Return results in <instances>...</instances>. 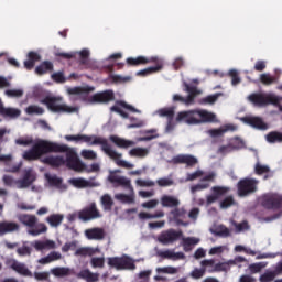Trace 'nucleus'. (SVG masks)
Returning <instances> with one entry per match:
<instances>
[{"mask_svg":"<svg viewBox=\"0 0 282 282\" xmlns=\"http://www.w3.org/2000/svg\"><path fill=\"white\" fill-rule=\"evenodd\" d=\"M65 140L68 142H85L90 147L101 145V151H104L106 155H109L110 159L116 162L117 166H121V169H133L134 166L132 163L121 160L120 158H122V154L112 150L111 144H109V141L106 138L87 134H68L65 135Z\"/></svg>","mask_w":282,"mask_h":282,"instance_id":"1","label":"nucleus"},{"mask_svg":"<svg viewBox=\"0 0 282 282\" xmlns=\"http://www.w3.org/2000/svg\"><path fill=\"white\" fill-rule=\"evenodd\" d=\"M67 151V145L58 144L47 140H40L33 147L23 153V159L29 162L40 160L42 155L47 153H61Z\"/></svg>","mask_w":282,"mask_h":282,"instance_id":"2","label":"nucleus"},{"mask_svg":"<svg viewBox=\"0 0 282 282\" xmlns=\"http://www.w3.org/2000/svg\"><path fill=\"white\" fill-rule=\"evenodd\" d=\"M18 220L29 228L28 234L32 237H39V235L47 232V226L39 223V218L34 215L21 214L18 216Z\"/></svg>","mask_w":282,"mask_h":282,"instance_id":"3","label":"nucleus"},{"mask_svg":"<svg viewBox=\"0 0 282 282\" xmlns=\"http://www.w3.org/2000/svg\"><path fill=\"white\" fill-rule=\"evenodd\" d=\"M249 102L254 105V107H265V105H274L281 111L282 97L276 95L265 96L261 93H253L248 96Z\"/></svg>","mask_w":282,"mask_h":282,"instance_id":"4","label":"nucleus"},{"mask_svg":"<svg viewBox=\"0 0 282 282\" xmlns=\"http://www.w3.org/2000/svg\"><path fill=\"white\" fill-rule=\"evenodd\" d=\"M61 102H63L61 96H46L42 99V105H46L47 109L54 111V113H74L76 111V108Z\"/></svg>","mask_w":282,"mask_h":282,"instance_id":"5","label":"nucleus"},{"mask_svg":"<svg viewBox=\"0 0 282 282\" xmlns=\"http://www.w3.org/2000/svg\"><path fill=\"white\" fill-rule=\"evenodd\" d=\"M259 189V180L257 178H242L237 183L238 197H248Z\"/></svg>","mask_w":282,"mask_h":282,"instance_id":"6","label":"nucleus"},{"mask_svg":"<svg viewBox=\"0 0 282 282\" xmlns=\"http://www.w3.org/2000/svg\"><path fill=\"white\" fill-rule=\"evenodd\" d=\"M62 153H66L65 164L67 169L76 171L77 173L87 171V165L80 161L78 154L74 150L69 149V147H67V150Z\"/></svg>","mask_w":282,"mask_h":282,"instance_id":"7","label":"nucleus"},{"mask_svg":"<svg viewBox=\"0 0 282 282\" xmlns=\"http://www.w3.org/2000/svg\"><path fill=\"white\" fill-rule=\"evenodd\" d=\"M108 265L120 270H135V262L128 256L108 258Z\"/></svg>","mask_w":282,"mask_h":282,"instance_id":"8","label":"nucleus"},{"mask_svg":"<svg viewBox=\"0 0 282 282\" xmlns=\"http://www.w3.org/2000/svg\"><path fill=\"white\" fill-rule=\"evenodd\" d=\"M182 237H184V231L175 230L172 228V229L162 231L158 237V241L159 243H162V246H173V243H176V241H180Z\"/></svg>","mask_w":282,"mask_h":282,"instance_id":"9","label":"nucleus"},{"mask_svg":"<svg viewBox=\"0 0 282 282\" xmlns=\"http://www.w3.org/2000/svg\"><path fill=\"white\" fill-rule=\"evenodd\" d=\"M116 100V93L111 89L102 90L91 95L88 99L90 105H109Z\"/></svg>","mask_w":282,"mask_h":282,"instance_id":"10","label":"nucleus"},{"mask_svg":"<svg viewBox=\"0 0 282 282\" xmlns=\"http://www.w3.org/2000/svg\"><path fill=\"white\" fill-rule=\"evenodd\" d=\"M102 215L98 209L96 203H90L88 206L78 212V219L82 221H93V219H100Z\"/></svg>","mask_w":282,"mask_h":282,"instance_id":"11","label":"nucleus"},{"mask_svg":"<svg viewBox=\"0 0 282 282\" xmlns=\"http://www.w3.org/2000/svg\"><path fill=\"white\" fill-rule=\"evenodd\" d=\"M261 206L267 210H279L282 208V196L279 194H267L261 198Z\"/></svg>","mask_w":282,"mask_h":282,"instance_id":"12","label":"nucleus"},{"mask_svg":"<svg viewBox=\"0 0 282 282\" xmlns=\"http://www.w3.org/2000/svg\"><path fill=\"white\" fill-rule=\"evenodd\" d=\"M108 182H110V184H112L115 188L121 186V188L133 192V185H131V180L127 178V176H120L112 173L111 175H108Z\"/></svg>","mask_w":282,"mask_h":282,"instance_id":"13","label":"nucleus"},{"mask_svg":"<svg viewBox=\"0 0 282 282\" xmlns=\"http://www.w3.org/2000/svg\"><path fill=\"white\" fill-rule=\"evenodd\" d=\"M176 122H186V124H199L197 110L181 111L176 116Z\"/></svg>","mask_w":282,"mask_h":282,"instance_id":"14","label":"nucleus"},{"mask_svg":"<svg viewBox=\"0 0 282 282\" xmlns=\"http://www.w3.org/2000/svg\"><path fill=\"white\" fill-rule=\"evenodd\" d=\"M241 120L245 124H249V127H252L253 129L268 131V123H265L261 117H242Z\"/></svg>","mask_w":282,"mask_h":282,"instance_id":"15","label":"nucleus"},{"mask_svg":"<svg viewBox=\"0 0 282 282\" xmlns=\"http://www.w3.org/2000/svg\"><path fill=\"white\" fill-rule=\"evenodd\" d=\"M172 164H186L188 167H193L199 163L196 156L192 154H177L172 159Z\"/></svg>","mask_w":282,"mask_h":282,"instance_id":"16","label":"nucleus"},{"mask_svg":"<svg viewBox=\"0 0 282 282\" xmlns=\"http://www.w3.org/2000/svg\"><path fill=\"white\" fill-rule=\"evenodd\" d=\"M127 65L129 67H140V65H149V63H158V56L147 57V56H138V57H128L126 59Z\"/></svg>","mask_w":282,"mask_h":282,"instance_id":"17","label":"nucleus"},{"mask_svg":"<svg viewBox=\"0 0 282 282\" xmlns=\"http://www.w3.org/2000/svg\"><path fill=\"white\" fill-rule=\"evenodd\" d=\"M21 230V225L14 221H0V237L4 235H10L12 232H19Z\"/></svg>","mask_w":282,"mask_h":282,"instance_id":"18","label":"nucleus"},{"mask_svg":"<svg viewBox=\"0 0 282 282\" xmlns=\"http://www.w3.org/2000/svg\"><path fill=\"white\" fill-rule=\"evenodd\" d=\"M86 239H89V241H102L105 239V229L100 227H94L90 229H86L84 232Z\"/></svg>","mask_w":282,"mask_h":282,"instance_id":"19","label":"nucleus"},{"mask_svg":"<svg viewBox=\"0 0 282 282\" xmlns=\"http://www.w3.org/2000/svg\"><path fill=\"white\" fill-rule=\"evenodd\" d=\"M239 149H243V141L239 140V138H235L231 143L221 145L218 149V153L226 155V153H232V151H239Z\"/></svg>","mask_w":282,"mask_h":282,"instance_id":"20","label":"nucleus"},{"mask_svg":"<svg viewBox=\"0 0 282 282\" xmlns=\"http://www.w3.org/2000/svg\"><path fill=\"white\" fill-rule=\"evenodd\" d=\"M10 268L11 270H13V272H17V274H20V276H28L32 279V271H30V269L25 263L19 262L17 260H12Z\"/></svg>","mask_w":282,"mask_h":282,"instance_id":"21","label":"nucleus"},{"mask_svg":"<svg viewBox=\"0 0 282 282\" xmlns=\"http://www.w3.org/2000/svg\"><path fill=\"white\" fill-rule=\"evenodd\" d=\"M32 246L37 252L56 249V242L54 240H35L32 242Z\"/></svg>","mask_w":282,"mask_h":282,"instance_id":"22","label":"nucleus"},{"mask_svg":"<svg viewBox=\"0 0 282 282\" xmlns=\"http://www.w3.org/2000/svg\"><path fill=\"white\" fill-rule=\"evenodd\" d=\"M76 276L86 282H98L100 280V274L91 272L89 269L80 270Z\"/></svg>","mask_w":282,"mask_h":282,"instance_id":"23","label":"nucleus"},{"mask_svg":"<svg viewBox=\"0 0 282 282\" xmlns=\"http://www.w3.org/2000/svg\"><path fill=\"white\" fill-rule=\"evenodd\" d=\"M39 61H41V55L34 51H31L28 53V59L24 61V67L28 69V72H32Z\"/></svg>","mask_w":282,"mask_h":282,"instance_id":"24","label":"nucleus"},{"mask_svg":"<svg viewBox=\"0 0 282 282\" xmlns=\"http://www.w3.org/2000/svg\"><path fill=\"white\" fill-rule=\"evenodd\" d=\"M196 118L202 122H217V116L208 110H196Z\"/></svg>","mask_w":282,"mask_h":282,"instance_id":"25","label":"nucleus"},{"mask_svg":"<svg viewBox=\"0 0 282 282\" xmlns=\"http://www.w3.org/2000/svg\"><path fill=\"white\" fill-rule=\"evenodd\" d=\"M151 63H154L155 66H151V67L139 70L137 73V76H149L150 74H155L160 72L163 67L162 59H160L159 57L156 62H151Z\"/></svg>","mask_w":282,"mask_h":282,"instance_id":"26","label":"nucleus"},{"mask_svg":"<svg viewBox=\"0 0 282 282\" xmlns=\"http://www.w3.org/2000/svg\"><path fill=\"white\" fill-rule=\"evenodd\" d=\"M158 254L162 259H171L172 261L186 259V254H184V252H174L172 250L159 251Z\"/></svg>","mask_w":282,"mask_h":282,"instance_id":"27","label":"nucleus"},{"mask_svg":"<svg viewBox=\"0 0 282 282\" xmlns=\"http://www.w3.org/2000/svg\"><path fill=\"white\" fill-rule=\"evenodd\" d=\"M44 164L52 166L53 169H58V166L65 165V158L64 156H46L42 160Z\"/></svg>","mask_w":282,"mask_h":282,"instance_id":"28","label":"nucleus"},{"mask_svg":"<svg viewBox=\"0 0 282 282\" xmlns=\"http://www.w3.org/2000/svg\"><path fill=\"white\" fill-rule=\"evenodd\" d=\"M109 140L110 142L116 144V147H118L119 149H129V147H133V144H135V142L133 141L122 139L115 134L110 135Z\"/></svg>","mask_w":282,"mask_h":282,"instance_id":"29","label":"nucleus"},{"mask_svg":"<svg viewBox=\"0 0 282 282\" xmlns=\"http://www.w3.org/2000/svg\"><path fill=\"white\" fill-rule=\"evenodd\" d=\"M161 205L163 208H177L180 206V199L175 196L163 195L161 197Z\"/></svg>","mask_w":282,"mask_h":282,"instance_id":"30","label":"nucleus"},{"mask_svg":"<svg viewBox=\"0 0 282 282\" xmlns=\"http://www.w3.org/2000/svg\"><path fill=\"white\" fill-rule=\"evenodd\" d=\"M36 177L32 172L28 171L24 173L23 177L18 181L19 188H29V186H32L34 184V181Z\"/></svg>","mask_w":282,"mask_h":282,"instance_id":"31","label":"nucleus"},{"mask_svg":"<svg viewBox=\"0 0 282 282\" xmlns=\"http://www.w3.org/2000/svg\"><path fill=\"white\" fill-rule=\"evenodd\" d=\"M171 215L178 226H188V223H184L182 219L186 217V209L175 207Z\"/></svg>","mask_w":282,"mask_h":282,"instance_id":"32","label":"nucleus"},{"mask_svg":"<svg viewBox=\"0 0 282 282\" xmlns=\"http://www.w3.org/2000/svg\"><path fill=\"white\" fill-rule=\"evenodd\" d=\"M197 243H199V238L182 237V247H183L184 252H191L193 250V248H195V246H197Z\"/></svg>","mask_w":282,"mask_h":282,"instance_id":"33","label":"nucleus"},{"mask_svg":"<svg viewBox=\"0 0 282 282\" xmlns=\"http://www.w3.org/2000/svg\"><path fill=\"white\" fill-rule=\"evenodd\" d=\"M50 72H54V64L50 61H44L35 67V74H37V76H43V74H47Z\"/></svg>","mask_w":282,"mask_h":282,"instance_id":"34","label":"nucleus"},{"mask_svg":"<svg viewBox=\"0 0 282 282\" xmlns=\"http://www.w3.org/2000/svg\"><path fill=\"white\" fill-rule=\"evenodd\" d=\"M259 80L265 87H270V85H276V83H279V76H272L270 73H264L260 75Z\"/></svg>","mask_w":282,"mask_h":282,"instance_id":"35","label":"nucleus"},{"mask_svg":"<svg viewBox=\"0 0 282 282\" xmlns=\"http://www.w3.org/2000/svg\"><path fill=\"white\" fill-rule=\"evenodd\" d=\"M62 257L63 256L61 254V252L52 251L46 257L41 258L40 260H37V263H41L42 265H47V263L58 261L59 259H62Z\"/></svg>","mask_w":282,"mask_h":282,"instance_id":"36","label":"nucleus"},{"mask_svg":"<svg viewBox=\"0 0 282 282\" xmlns=\"http://www.w3.org/2000/svg\"><path fill=\"white\" fill-rule=\"evenodd\" d=\"M227 131H235V127L227 124L224 128L210 129L208 130V133L212 138H221V135H224V133H227Z\"/></svg>","mask_w":282,"mask_h":282,"instance_id":"37","label":"nucleus"},{"mask_svg":"<svg viewBox=\"0 0 282 282\" xmlns=\"http://www.w3.org/2000/svg\"><path fill=\"white\" fill-rule=\"evenodd\" d=\"M64 218L65 217L61 214H52L46 218V221L52 228H58V226L63 224Z\"/></svg>","mask_w":282,"mask_h":282,"instance_id":"38","label":"nucleus"},{"mask_svg":"<svg viewBox=\"0 0 282 282\" xmlns=\"http://www.w3.org/2000/svg\"><path fill=\"white\" fill-rule=\"evenodd\" d=\"M96 88L94 86H86V87H73L68 89V94L70 96H80V94H90Z\"/></svg>","mask_w":282,"mask_h":282,"instance_id":"39","label":"nucleus"},{"mask_svg":"<svg viewBox=\"0 0 282 282\" xmlns=\"http://www.w3.org/2000/svg\"><path fill=\"white\" fill-rule=\"evenodd\" d=\"M267 142L269 144H276V142L281 143L282 142V132L279 131H271L265 135Z\"/></svg>","mask_w":282,"mask_h":282,"instance_id":"40","label":"nucleus"},{"mask_svg":"<svg viewBox=\"0 0 282 282\" xmlns=\"http://www.w3.org/2000/svg\"><path fill=\"white\" fill-rule=\"evenodd\" d=\"M156 113L161 118H167V120H171L172 118H175V108L169 107V108H161L156 111Z\"/></svg>","mask_w":282,"mask_h":282,"instance_id":"41","label":"nucleus"},{"mask_svg":"<svg viewBox=\"0 0 282 282\" xmlns=\"http://www.w3.org/2000/svg\"><path fill=\"white\" fill-rule=\"evenodd\" d=\"M51 274H53V276H57L58 279H63V276H69V268H65V267L53 268L51 269Z\"/></svg>","mask_w":282,"mask_h":282,"instance_id":"42","label":"nucleus"},{"mask_svg":"<svg viewBox=\"0 0 282 282\" xmlns=\"http://www.w3.org/2000/svg\"><path fill=\"white\" fill-rule=\"evenodd\" d=\"M51 78L54 83H57V85H63L67 83V77H65V70H58L51 75Z\"/></svg>","mask_w":282,"mask_h":282,"instance_id":"43","label":"nucleus"},{"mask_svg":"<svg viewBox=\"0 0 282 282\" xmlns=\"http://www.w3.org/2000/svg\"><path fill=\"white\" fill-rule=\"evenodd\" d=\"M100 202L101 206L104 207V210H111V208H113V198H111V195H102Z\"/></svg>","mask_w":282,"mask_h":282,"instance_id":"44","label":"nucleus"},{"mask_svg":"<svg viewBox=\"0 0 282 282\" xmlns=\"http://www.w3.org/2000/svg\"><path fill=\"white\" fill-rule=\"evenodd\" d=\"M1 116L3 118H11V119L19 118V116H21V110L17 108H4Z\"/></svg>","mask_w":282,"mask_h":282,"instance_id":"45","label":"nucleus"},{"mask_svg":"<svg viewBox=\"0 0 282 282\" xmlns=\"http://www.w3.org/2000/svg\"><path fill=\"white\" fill-rule=\"evenodd\" d=\"M224 96L221 93H216L214 95H209L200 99L202 105H215L217 100H219V97Z\"/></svg>","mask_w":282,"mask_h":282,"instance_id":"46","label":"nucleus"},{"mask_svg":"<svg viewBox=\"0 0 282 282\" xmlns=\"http://www.w3.org/2000/svg\"><path fill=\"white\" fill-rule=\"evenodd\" d=\"M230 270V261L216 263L214 269L209 270V274L213 272H228Z\"/></svg>","mask_w":282,"mask_h":282,"instance_id":"47","label":"nucleus"},{"mask_svg":"<svg viewBox=\"0 0 282 282\" xmlns=\"http://www.w3.org/2000/svg\"><path fill=\"white\" fill-rule=\"evenodd\" d=\"M25 112L29 116H34V113L36 116H43V113H45V110L42 107L31 105V106L26 107Z\"/></svg>","mask_w":282,"mask_h":282,"instance_id":"48","label":"nucleus"},{"mask_svg":"<svg viewBox=\"0 0 282 282\" xmlns=\"http://www.w3.org/2000/svg\"><path fill=\"white\" fill-rule=\"evenodd\" d=\"M45 177H46L50 186H56V188H59L61 184H63V178H61L56 175L45 174Z\"/></svg>","mask_w":282,"mask_h":282,"instance_id":"49","label":"nucleus"},{"mask_svg":"<svg viewBox=\"0 0 282 282\" xmlns=\"http://www.w3.org/2000/svg\"><path fill=\"white\" fill-rule=\"evenodd\" d=\"M89 50L83 48L78 55H79V65H89Z\"/></svg>","mask_w":282,"mask_h":282,"instance_id":"50","label":"nucleus"},{"mask_svg":"<svg viewBox=\"0 0 282 282\" xmlns=\"http://www.w3.org/2000/svg\"><path fill=\"white\" fill-rule=\"evenodd\" d=\"M94 249L87 247H80L75 251V257H91Z\"/></svg>","mask_w":282,"mask_h":282,"instance_id":"51","label":"nucleus"},{"mask_svg":"<svg viewBox=\"0 0 282 282\" xmlns=\"http://www.w3.org/2000/svg\"><path fill=\"white\" fill-rule=\"evenodd\" d=\"M200 268L205 270V272H210V270L215 269V259H205L200 261Z\"/></svg>","mask_w":282,"mask_h":282,"instance_id":"52","label":"nucleus"},{"mask_svg":"<svg viewBox=\"0 0 282 282\" xmlns=\"http://www.w3.org/2000/svg\"><path fill=\"white\" fill-rule=\"evenodd\" d=\"M116 199L119 202H122V204H133L135 202V198L133 195H127V194H117Z\"/></svg>","mask_w":282,"mask_h":282,"instance_id":"53","label":"nucleus"},{"mask_svg":"<svg viewBox=\"0 0 282 282\" xmlns=\"http://www.w3.org/2000/svg\"><path fill=\"white\" fill-rule=\"evenodd\" d=\"M32 276L35 279V281L50 282V272L47 271H43V272L35 271L34 273H32Z\"/></svg>","mask_w":282,"mask_h":282,"instance_id":"54","label":"nucleus"},{"mask_svg":"<svg viewBox=\"0 0 282 282\" xmlns=\"http://www.w3.org/2000/svg\"><path fill=\"white\" fill-rule=\"evenodd\" d=\"M276 279V273L274 271H267L262 275H260L259 281L260 282H272Z\"/></svg>","mask_w":282,"mask_h":282,"instance_id":"55","label":"nucleus"},{"mask_svg":"<svg viewBox=\"0 0 282 282\" xmlns=\"http://www.w3.org/2000/svg\"><path fill=\"white\" fill-rule=\"evenodd\" d=\"M205 274H206V269H203V268L200 267V269H199V268H195V269L189 273V276H191L192 279L199 280V279H203V278L205 276Z\"/></svg>","mask_w":282,"mask_h":282,"instance_id":"56","label":"nucleus"},{"mask_svg":"<svg viewBox=\"0 0 282 282\" xmlns=\"http://www.w3.org/2000/svg\"><path fill=\"white\" fill-rule=\"evenodd\" d=\"M265 265L267 263L264 262L252 263L249 265V271L251 274H259V272H261Z\"/></svg>","mask_w":282,"mask_h":282,"instance_id":"57","label":"nucleus"},{"mask_svg":"<svg viewBox=\"0 0 282 282\" xmlns=\"http://www.w3.org/2000/svg\"><path fill=\"white\" fill-rule=\"evenodd\" d=\"M158 274H177L178 270L175 267L156 268Z\"/></svg>","mask_w":282,"mask_h":282,"instance_id":"58","label":"nucleus"},{"mask_svg":"<svg viewBox=\"0 0 282 282\" xmlns=\"http://www.w3.org/2000/svg\"><path fill=\"white\" fill-rule=\"evenodd\" d=\"M228 76H230L231 85L234 87H236V85H239V83H241V77H239V72H237V69L229 70Z\"/></svg>","mask_w":282,"mask_h":282,"instance_id":"59","label":"nucleus"},{"mask_svg":"<svg viewBox=\"0 0 282 282\" xmlns=\"http://www.w3.org/2000/svg\"><path fill=\"white\" fill-rule=\"evenodd\" d=\"M17 254H19V257H30V254H32V247L23 245L17 249Z\"/></svg>","mask_w":282,"mask_h":282,"instance_id":"60","label":"nucleus"},{"mask_svg":"<svg viewBox=\"0 0 282 282\" xmlns=\"http://www.w3.org/2000/svg\"><path fill=\"white\" fill-rule=\"evenodd\" d=\"M129 155L132 158H144V155H147V150L142 148H133L129 151Z\"/></svg>","mask_w":282,"mask_h":282,"instance_id":"61","label":"nucleus"},{"mask_svg":"<svg viewBox=\"0 0 282 282\" xmlns=\"http://www.w3.org/2000/svg\"><path fill=\"white\" fill-rule=\"evenodd\" d=\"M91 268H105V258L94 257L90 259Z\"/></svg>","mask_w":282,"mask_h":282,"instance_id":"62","label":"nucleus"},{"mask_svg":"<svg viewBox=\"0 0 282 282\" xmlns=\"http://www.w3.org/2000/svg\"><path fill=\"white\" fill-rule=\"evenodd\" d=\"M212 191L219 198L221 195H226L230 191V187L214 186Z\"/></svg>","mask_w":282,"mask_h":282,"instance_id":"63","label":"nucleus"},{"mask_svg":"<svg viewBox=\"0 0 282 282\" xmlns=\"http://www.w3.org/2000/svg\"><path fill=\"white\" fill-rule=\"evenodd\" d=\"M230 206H235V198L232 196H227L221 203L220 208H230Z\"/></svg>","mask_w":282,"mask_h":282,"instance_id":"64","label":"nucleus"}]
</instances>
